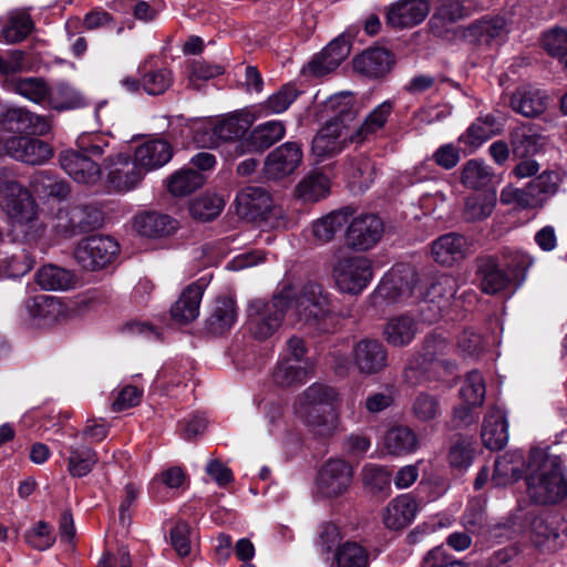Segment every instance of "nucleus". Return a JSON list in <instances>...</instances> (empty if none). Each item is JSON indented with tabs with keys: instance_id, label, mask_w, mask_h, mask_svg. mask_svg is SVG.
<instances>
[{
	"instance_id": "obj_28",
	"label": "nucleus",
	"mask_w": 567,
	"mask_h": 567,
	"mask_svg": "<svg viewBox=\"0 0 567 567\" xmlns=\"http://www.w3.org/2000/svg\"><path fill=\"white\" fill-rule=\"evenodd\" d=\"M502 261L497 256H488L481 261L478 272L481 287L485 293H498L514 282L512 276L504 271Z\"/></svg>"
},
{
	"instance_id": "obj_8",
	"label": "nucleus",
	"mask_w": 567,
	"mask_h": 567,
	"mask_svg": "<svg viewBox=\"0 0 567 567\" xmlns=\"http://www.w3.org/2000/svg\"><path fill=\"white\" fill-rule=\"evenodd\" d=\"M561 177L558 172L545 171L532 179L524 188L504 189L501 199L514 202L522 208L542 207L559 188Z\"/></svg>"
},
{
	"instance_id": "obj_18",
	"label": "nucleus",
	"mask_w": 567,
	"mask_h": 567,
	"mask_svg": "<svg viewBox=\"0 0 567 567\" xmlns=\"http://www.w3.org/2000/svg\"><path fill=\"white\" fill-rule=\"evenodd\" d=\"M1 127L11 133L43 135L49 132L47 117L37 115L24 107H10L0 115Z\"/></svg>"
},
{
	"instance_id": "obj_29",
	"label": "nucleus",
	"mask_w": 567,
	"mask_h": 567,
	"mask_svg": "<svg viewBox=\"0 0 567 567\" xmlns=\"http://www.w3.org/2000/svg\"><path fill=\"white\" fill-rule=\"evenodd\" d=\"M419 505L409 494L392 499L384 509L383 523L390 529L406 527L416 516Z\"/></svg>"
},
{
	"instance_id": "obj_5",
	"label": "nucleus",
	"mask_w": 567,
	"mask_h": 567,
	"mask_svg": "<svg viewBox=\"0 0 567 567\" xmlns=\"http://www.w3.org/2000/svg\"><path fill=\"white\" fill-rule=\"evenodd\" d=\"M288 311L298 323L317 332H329L336 321V305L332 296L317 282L306 284L298 293L292 291Z\"/></svg>"
},
{
	"instance_id": "obj_24",
	"label": "nucleus",
	"mask_w": 567,
	"mask_h": 567,
	"mask_svg": "<svg viewBox=\"0 0 567 567\" xmlns=\"http://www.w3.org/2000/svg\"><path fill=\"white\" fill-rule=\"evenodd\" d=\"M468 251V243L462 235L449 233L432 243L431 252L434 260L443 266H452L462 260Z\"/></svg>"
},
{
	"instance_id": "obj_46",
	"label": "nucleus",
	"mask_w": 567,
	"mask_h": 567,
	"mask_svg": "<svg viewBox=\"0 0 567 567\" xmlns=\"http://www.w3.org/2000/svg\"><path fill=\"white\" fill-rule=\"evenodd\" d=\"M498 258L517 286L525 281L526 272L534 264V259L529 255L514 248H504Z\"/></svg>"
},
{
	"instance_id": "obj_49",
	"label": "nucleus",
	"mask_w": 567,
	"mask_h": 567,
	"mask_svg": "<svg viewBox=\"0 0 567 567\" xmlns=\"http://www.w3.org/2000/svg\"><path fill=\"white\" fill-rule=\"evenodd\" d=\"M475 456V442L471 437H456L449 450L447 460L450 466L463 473L472 465Z\"/></svg>"
},
{
	"instance_id": "obj_48",
	"label": "nucleus",
	"mask_w": 567,
	"mask_h": 567,
	"mask_svg": "<svg viewBox=\"0 0 567 567\" xmlns=\"http://www.w3.org/2000/svg\"><path fill=\"white\" fill-rule=\"evenodd\" d=\"M286 133V127L281 121H269L256 126L250 135L249 142L254 150L264 151L275 143L279 142Z\"/></svg>"
},
{
	"instance_id": "obj_16",
	"label": "nucleus",
	"mask_w": 567,
	"mask_h": 567,
	"mask_svg": "<svg viewBox=\"0 0 567 567\" xmlns=\"http://www.w3.org/2000/svg\"><path fill=\"white\" fill-rule=\"evenodd\" d=\"M352 360L361 375L379 374L388 368V350L381 341L365 338L353 346Z\"/></svg>"
},
{
	"instance_id": "obj_55",
	"label": "nucleus",
	"mask_w": 567,
	"mask_h": 567,
	"mask_svg": "<svg viewBox=\"0 0 567 567\" xmlns=\"http://www.w3.org/2000/svg\"><path fill=\"white\" fill-rule=\"evenodd\" d=\"M496 203L495 193H485L482 195H472L467 197L464 207V218L468 221H475L488 217Z\"/></svg>"
},
{
	"instance_id": "obj_22",
	"label": "nucleus",
	"mask_w": 567,
	"mask_h": 567,
	"mask_svg": "<svg viewBox=\"0 0 567 567\" xmlns=\"http://www.w3.org/2000/svg\"><path fill=\"white\" fill-rule=\"evenodd\" d=\"M509 105L514 112L525 117H537L546 111L548 96L539 89L522 86L512 93Z\"/></svg>"
},
{
	"instance_id": "obj_7",
	"label": "nucleus",
	"mask_w": 567,
	"mask_h": 567,
	"mask_svg": "<svg viewBox=\"0 0 567 567\" xmlns=\"http://www.w3.org/2000/svg\"><path fill=\"white\" fill-rule=\"evenodd\" d=\"M79 147L80 152L69 151L61 155V166L75 182L95 184L102 172L95 159L107 153L110 142L104 136L83 137Z\"/></svg>"
},
{
	"instance_id": "obj_47",
	"label": "nucleus",
	"mask_w": 567,
	"mask_h": 567,
	"mask_svg": "<svg viewBox=\"0 0 567 567\" xmlns=\"http://www.w3.org/2000/svg\"><path fill=\"white\" fill-rule=\"evenodd\" d=\"M511 145L516 157H529L539 151L542 136L530 126H519L516 127L511 135Z\"/></svg>"
},
{
	"instance_id": "obj_23",
	"label": "nucleus",
	"mask_w": 567,
	"mask_h": 567,
	"mask_svg": "<svg viewBox=\"0 0 567 567\" xmlns=\"http://www.w3.org/2000/svg\"><path fill=\"white\" fill-rule=\"evenodd\" d=\"M134 156L145 173L166 165L173 157V147L162 138L148 140L135 148Z\"/></svg>"
},
{
	"instance_id": "obj_30",
	"label": "nucleus",
	"mask_w": 567,
	"mask_h": 567,
	"mask_svg": "<svg viewBox=\"0 0 567 567\" xmlns=\"http://www.w3.org/2000/svg\"><path fill=\"white\" fill-rule=\"evenodd\" d=\"M237 318L236 301L230 297H219L206 320V329L214 336H221L235 326Z\"/></svg>"
},
{
	"instance_id": "obj_11",
	"label": "nucleus",
	"mask_w": 567,
	"mask_h": 567,
	"mask_svg": "<svg viewBox=\"0 0 567 567\" xmlns=\"http://www.w3.org/2000/svg\"><path fill=\"white\" fill-rule=\"evenodd\" d=\"M333 276L342 292L358 295L372 279V264L363 256L344 258L334 266Z\"/></svg>"
},
{
	"instance_id": "obj_58",
	"label": "nucleus",
	"mask_w": 567,
	"mask_h": 567,
	"mask_svg": "<svg viewBox=\"0 0 567 567\" xmlns=\"http://www.w3.org/2000/svg\"><path fill=\"white\" fill-rule=\"evenodd\" d=\"M373 172L371 162L361 155L349 159L346 165V173L351 178V183L361 190L369 188L373 181Z\"/></svg>"
},
{
	"instance_id": "obj_39",
	"label": "nucleus",
	"mask_w": 567,
	"mask_h": 567,
	"mask_svg": "<svg viewBox=\"0 0 567 567\" xmlns=\"http://www.w3.org/2000/svg\"><path fill=\"white\" fill-rule=\"evenodd\" d=\"M6 86L33 103L41 104L48 101L50 87L42 78H12L7 80Z\"/></svg>"
},
{
	"instance_id": "obj_15",
	"label": "nucleus",
	"mask_w": 567,
	"mask_h": 567,
	"mask_svg": "<svg viewBox=\"0 0 567 567\" xmlns=\"http://www.w3.org/2000/svg\"><path fill=\"white\" fill-rule=\"evenodd\" d=\"M301 162V145L296 142H286L267 155L264 163V175L267 179H282L291 175Z\"/></svg>"
},
{
	"instance_id": "obj_62",
	"label": "nucleus",
	"mask_w": 567,
	"mask_h": 567,
	"mask_svg": "<svg viewBox=\"0 0 567 567\" xmlns=\"http://www.w3.org/2000/svg\"><path fill=\"white\" fill-rule=\"evenodd\" d=\"M33 265L34 260L31 256L24 249H21L0 260V272L7 277H21L29 272Z\"/></svg>"
},
{
	"instance_id": "obj_57",
	"label": "nucleus",
	"mask_w": 567,
	"mask_h": 567,
	"mask_svg": "<svg viewBox=\"0 0 567 567\" xmlns=\"http://www.w3.org/2000/svg\"><path fill=\"white\" fill-rule=\"evenodd\" d=\"M495 124L491 115L481 117L460 137V142L476 148L495 134Z\"/></svg>"
},
{
	"instance_id": "obj_45",
	"label": "nucleus",
	"mask_w": 567,
	"mask_h": 567,
	"mask_svg": "<svg viewBox=\"0 0 567 567\" xmlns=\"http://www.w3.org/2000/svg\"><path fill=\"white\" fill-rule=\"evenodd\" d=\"M330 192L329 178L319 172L305 176L297 186V195L306 203H316L324 198Z\"/></svg>"
},
{
	"instance_id": "obj_2",
	"label": "nucleus",
	"mask_w": 567,
	"mask_h": 567,
	"mask_svg": "<svg viewBox=\"0 0 567 567\" xmlns=\"http://www.w3.org/2000/svg\"><path fill=\"white\" fill-rule=\"evenodd\" d=\"M527 492L538 504H556L567 496L563 461L546 450L535 449L528 460Z\"/></svg>"
},
{
	"instance_id": "obj_60",
	"label": "nucleus",
	"mask_w": 567,
	"mask_h": 567,
	"mask_svg": "<svg viewBox=\"0 0 567 567\" xmlns=\"http://www.w3.org/2000/svg\"><path fill=\"white\" fill-rule=\"evenodd\" d=\"M520 473V461L515 460L513 455L504 454L495 461L492 481L497 486L506 485L518 480Z\"/></svg>"
},
{
	"instance_id": "obj_44",
	"label": "nucleus",
	"mask_w": 567,
	"mask_h": 567,
	"mask_svg": "<svg viewBox=\"0 0 567 567\" xmlns=\"http://www.w3.org/2000/svg\"><path fill=\"white\" fill-rule=\"evenodd\" d=\"M392 103L384 101L378 105L364 120V122L355 128L354 135L350 136L351 143H362L369 136L381 130L386 123L388 117L392 112Z\"/></svg>"
},
{
	"instance_id": "obj_33",
	"label": "nucleus",
	"mask_w": 567,
	"mask_h": 567,
	"mask_svg": "<svg viewBox=\"0 0 567 567\" xmlns=\"http://www.w3.org/2000/svg\"><path fill=\"white\" fill-rule=\"evenodd\" d=\"M417 322L410 316L401 315L388 320L383 328V338L392 347H406L417 333Z\"/></svg>"
},
{
	"instance_id": "obj_14",
	"label": "nucleus",
	"mask_w": 567,
	"mask_h": 567,
	"mask_svg": "<svg viewBox=\"0 0 567 567\" xmlns=\"http://www.w3.org/2000/svg\"><path fill=\"white\" fill-rule=\"evenodd\" d=\"M353 468L341 458L328 460L319 471L317 486L326 497H337L348 491L352 483Z\"/></svg>"
},
{
	"instance_id": "obj_4",
	"label": "nucleus",
	"mask_w": 567,
	"mask_h": 567,
	"mask_svg": "<svg viewBox=\"0 0 567 567\" xmlns=\"http://www.w3.org/2000/svg\"><path fill=\"white\" fill-rule=\"evenodd\" d=\"M0 208L16 237L34 240L41 231L38 205L30 190L13 179H0Z\"/></svg>"
},
{
	"instance_id": "obj_10",
	"label": "nucleus",
	"mask_w": 567,
	"mask_h": 567,
	"mask_svg": "<svg viewBox=\"0 0 567 567\" xmlns=\"http://www.w3.org/2000/svg\"><path fill=\"white\" fill-rule=\"evenodd\" d=\"M118 244L109 236H91L81 240L74 251L78 264L85 270H100L113 262Z\"/></svg>"
},
{
	"instance_id": "obj_13",
	"label": "nucleus",
	"mask_w": 567,
	"mask_h": 567,
	"mask_svg": "<svg viewBox=\"0 0 567 567\" xmlns=\"http://www.w3.org/2000/svg\"><path fill=\"white\" fill-rule=\"evenodd\" d=\"M384 224L374 214H361L354 217L346 230V244L348 247L367 251L373 248L382 238Z\"/></svg>"
},
{
	"instance_id": "obj_56",
	"label": "nucleus",
	"mask_w": 567,
	"mask_h": 567,
	"mask_svg": "<svg viewBox=\"0 0 567 567\" xmlns=\"http://www.w3.org/2000/svg\"><path fill=\"white\" fill-rule=\"evenodd\" d=\"M485 381L482 374L476 370L467 373L460 389L461 399L465 404L480 406L485 399Z\"/></svg>"
},
{
	"instance_id": "obj_42",
	"label": "nucleus",
	"mask_w": 567,
	"mask_h": 567,
	"mask_svg": "<svg viewBox=\"0 0 567 567\" xmlns=\"http://www.w3.org/2000/svg\"><path fill=\"white\" fill-rule=\"evenodd\" d=\"M49 105L56 111L81 109L89 104L84 95L68 83H59L49 89Z\"/></svg>"
},
{
	"instance_id": "obj_19",
	"label": "nucleus",
	"mask_w": 567,
	"mask_h": 567,
	"mask_svg": "<svg viewBox=\"0 0 567 567\" xmlns=\"http://www.w3.org/2000/svg\"><path fill=\"white\" fill-rule=\"evenodd\" d=\"M350 51L351 44L346 38H336L311 59L307 71L316 78L324 76L333 72L349 56Z\"/></svg>"
},
{
	"instance_id": "obj_27",
	"label": "nucleus",
	"mask_w": 567,
	"mask_h": 567,
	"mask_svg": "<svg viewBox=\"0 0 567 567\" xmlns=\"http://www.w3.org/2000/svg\"><path fill=\"white\" fill-rule=\"evenodd\" d=\"M506 414L498 408L489 409L482 426L483 444L489 450H502L508 441Z\"/></svg>"
},
{
	"instance_id": "obj_64",
	"label": "nucleus",
	"mask_w": 567,
	"mask_h": 567,
	"mask_svg": "<svg viewBox=\"0 0 567 567\" xmlns=\"http://www.w3.org/2000/svg\"><path fill=\"white\" fill-rule=\"evenodd\" d=\"M544 49L563 64L567 56V31L555 28L547 32L543 39Z\"/></svg>"
},
{
	"instance_id": "obj_61",
	"label": "nucleus",
	"mask_w": 567,
	"mask_h": 567,
	"mask_svg": "<svg viewBox=\"0 0 567 567\" xmlns=\"http://www.w3.org/2000/svg\"><path fill=\"white\" fill-rule=\"evenodd\" d=\"M33 22L25 12L13 13L3 28L2 34L7 43H18L24 40L32 31Z\"/></svg>"
},
{
	"instance_id": "obj_40",
	"label": "nucleus",
	"mask_w": 567,
	"mask_h": 567,
	"mask_svg": "<svg viewBox=\"0 0 567 567\" xmlns=\"http://www.w3.org/2000/svg\"><path fill=\"white\" fill-rule=\"evenodd\" d=\"M352 210L348 207L333 210L312 224V235L319 243H329L349 221Z\"/></svg>"
},
{
	"instance_id": "obj_52",
	"label": "nucleus",
	"mask_w": 567,
	"mask_h": 567,
	"mask_svg": "<svg viewBox=\"0 0 567 567\" xmlns=\"http://www.w3.org/2000/svg\"><path fill=\"white\" fill-rule=\"evenodd\" d=\"M204 176L190 168L174 173L168 179V190L175 196H186L204 184Z\"/></svg>"
},
{
	"instance_id": "obj_20",
	"label": "nucleus",
	"mask_w": 567,
	"mask_h": 567,
	"mask_svg": "<svg viewBox=\"0 0 567 567\" xmlns=\"http://www.w3.org/2000/svg\"><path fill=\"white\" fill-rule=\"evenodd\" d=\"M236 213L248 220L265 219L272 205L270 195L261 187L241 189L235 200Z\"/></svg>"
},
{
	"instance_id": "obj_6",
	"label": "nucleus",
	"mask_w": 567,
	"mask_h": 567,
	"mask_svg": "<svg viewBox=\"0 0 567 567\" xmlns=\"http://www.w3.org/2000/svg\"><path fill=\"white\" fill-rule=\"evenodd\" d=\"M292 300V289L285 287L271 300L255 299L247 308L246 324L257 340L271 338L281 327L284 316Z\"/></svg>"
},
{
	"instance_id": "obj_32",
	"label": "nucleus",
	"mask_w": 567,
	"mask_h": 567,
	"mask_svg": "<svg viewBox=\"0 0 567 567\" xmlns=\"http://www.w3.org/2000/svg\"><path fill=\"white\" fill-rule=\"evenodd\" d=\"M202 297L200 286L194 284L187 286L171 308L172 318L181 324L195 320L199 316Z\"/></svg>"
},
{
	"instance_id": "obj_53",
	"label": "nucleus",
	"mask_w": 567,
	"mask_h": 567,
	"mask_svg": "<svg viewBox=\"0 0 567 567\" xmlns=\"http://www.w3.org/2000/svg\"><path fill=\"white\" fill-rule=\"evenodd\" d=\"M370 554L367 548L354 542H347L336 553L337 567H368Z\"/></svg>"
},
{
	"instance_id": "obj_37",
	"label": "nucleus",
	"mask_w": 567,
	"mask_h": 567,
	"mask_svg": "<svg viewBox=\"0 0 567 567\" xmlns=\"http://www.w3.org/2000/svg\"><path fill=\"white\" fill-rule=\"evenodd\" d=\"M249 113L238 112L219 120L212 128L217 142H228L241 137L251 126Z\"/></svg>"
},
{
	"instance_id": "obj_25",
	"label": "nucleus",
	"mask_w": 567,
	"mask_h": 567,
	"mask_svg": "<svg viewBox=\"0 0 567 567\" xmlns=\"http://www.w3.org/2000/svg\"><path fill=\"white\" fill-rule=\"evenodd\" d=\"M508 32L507 22L503 17H484L466 29L465 37L478 44L501 42Z\"/></svg>"
},
{
	"instance_id": "obj_43",
	"label": "nucleus",
	"mask_w": 567,
	"mask_h": 567,
	"mask_svg": "<svg viewBox=\"0 0 567 567\" xmlns=\"http://www.w3.org/2000/svg\"><path fill=\"white\" fill-rule=\"evenodd\" d=\"M384 446L392 455H404L417 449L415 433L408 426L396 425L391 427L384 436Z\"/></svg>"
},
{
	"instance_id": "obj_34",
	"label": "nucleus",
	"mask_w": 567,
	"mask_h": 567,
	"mask_svg": "<svg viewBox=\"0 0 567 567\" xmlns=\"http://www.w3.org/2000/svg\"><path fill=\"white\" fill-rule=\"evenodd\" d=\"M134 227L142 236L161 238L172 235L177 229V223L168 215L152 212L137 215Z\"/></svg>"
},
{
	"instance_id": "obj_3",
	"label": "nucleus",
	"mask_w": 567,
	"mask_h": 567,
	"mask_svg": "<svg viewBox=\"0 0 567 567\" xmlns=\"http://www.w3.org/2000/svg\"><path fill=\"white\" fill-rule=\"evenodd\" d=\"M327 107L334 115L316 134L312 140V153L318 158H324L340 153L344 145L350 142V123L355 118L353 96L349 93H340L331 96Z\"/></svg>"
},
{
	"instance_id": "obj_35",
	"label": "nucleus",
	"mask_w": 567,
	"mask_h": 567,
	"mask_svg": "<svg viewBox=\"0 0 567 567\" xmlns=\"http://www.w3.org/2000/svg\"><path fill=\"white\" fill-rule=\"evenodd\" d=\"M309 367L296 364L281 358L278 359L271 372V381L281 389L297 388L311 378Z\"/></svg>"
},
{
	"instance_id": "obj_59",
	"label": "nucleus",
	"mask_w": 567,
	"mask_h": 567,
	"mask_svg": "<svg viewBox=\"0 0 567 567\" xmlns=\"http://www.w3.org/2000/svg\"><path fill=\"white\" fill-rule=\"evenodd\" d=\"M457 291V280L447 274H442L430 285L425 298L439 305L447 303Z\"/></svg>"
},
{
	"instance_id": "obj_54",
	"label": "nucleus",
	"mask_w": 567,
	"mask_h": 567,
	"mask_svg": "<svg viewBox=\"0 0 567 567\" xmlns=\"http://www.w3.org/2000/svg\"><path fill=\"white\" fill-rule=\"evenodd\" d=\"M224 205L225 202L220 196L205 194L190 204L189 213L195 219L208 221L221 213Z\"/></svg>"
},
{
	"instance_id": "obj_63",
	"label": "nucleus",
	"mask_w": 567,
	"mask_h": 567,
	"mask_svg": "<svg viewBox=\"0 0 567 567\" xmlns=\"http://www.w3.org/2000/svg\"><path fill=\"white\" fill-rule=\"evenodd\" d=\"M298 95L299 91L293 84H285L267 99L265 109L274 114L282 113L293 103Z\"/></svg>"
},
{
	"instance_id": "obj_50",
	"label": "nucleus",
	"mask_w": 567,
	"mask_h": 567,
	"mask_svg": "<svg viewBox=\"0 0 567 567\" xmlns=\"http://www.w3.org/2000/svg\"><path fill=\"white\" fill-rule=\"evenodd\" d=\"M35 281L44 290H66L72 286L73 278L68 270L47 265L37 271Z\"/></svg>"
},
{
	"instance_id": "obj_21",
	"label": "nucleus",
	"mask_w": 567,
	"mask_h": 567,
	"mask_svg": "<svg viewBox=\"0 0 567 567\" xmlns=\"http://www.w3.org/2000/svg\"><path fill=\"white\" fill-rule=\"evenodd\" d=\"M429 12V0H401L389 8L386 21L394 28H411L421 23Z\"/></svg>"
},
{
	"instance_id": "obj_9",
	"label": "nucleus",
	"mask_w": 567,
	"mask_h": 567,
	"mask_svg": "<svg viewBox=\"0 0 567 567\" xmlns=\"http://www.w3.org/2000/svg\"><path fill=\"white\" fill-rule=\"evenodd\" d=\"M102 167L106 173L109 188L120 193L134 189L145 176L135 156L126 153L107 154Z\"/></svg>"
},
{
	"instance_id": "obj_41",
	"label": "nucleus",
	"mask_w": 567,
	"mask_h": 567,
	"mask_svg": "<svg viewBox=\"0 0 567 567\" xmlns=\"http://www.w3.org/2000/svg\"><path fill=\"white\" fill-rule=\"evenodd\" d=\"M30 188L40 197L63 200L70 193L69 184L47 171H38L30 177Z\"/></svg>"
},
{
	"instance_id": "obj_17",
	"label": "nucleus",
	"mask_w": 567,
	"mask_h": 567,
	"mask_svg": "<svg viewBox=\"0 0 567 567\" xmlns=\"http://www.w3.org/2000/svg\"><path fill=\"white\" fill-rule=\"evenodd\" d=\"M4 152L12 158L30 165H42L52 156V148L48 143L28 136L8 138Z\"/></svg>"
},
{
	"instance_id": "obj_38",
	"label": "nucleus",
	"mask_w": 567,
	"mask_h": 567,
	"mask_svg": "<svg viewBox=\"0 0 567 567\" xmlns=\"http://www.w3.org/2000/svg\"><path fill=\"white\" fill-rule=\"evenodd\" d=\"M495 177L492 167L482 159H470L461 169V183L471 189H487L493 186Z\"/></svg>"
},
{
	"instance_id": "obj_36",
	"label": "nucleus",
	"mask_w": 567,
	"mask_h": 567,
	"mask_svg": "<svg viewBox=\"0 0 567 567\" xmlns=\"http://www.w3.org/2000/svg\"><path fill=\"white\" fill-rule=\"evenodd\" d=\"M25 308L30 317L41 326H50L56 322L63 315V307L60 300L47 295L29 299Z\"/></svg>"
},
{
	"instance_id": "obj_12",
	"label": "nucleus",
	"mask_w": 567,
	"mask_h": 567,
	"mask_svg": "<svg viewBox=\"0 0 567 567\" xmlns=\"http://www.w3.org/2000/svg\"><path fill=\"white\" fill-rule=\"evenodd\" d=\"M417 287L416 272L408 267L393 268L386 274L374 291L377 303H394L414 296Z\"/></svg>"
},
{
	"instance_id": "obj_51",
	"label": "nucleus",
	"mask_w": 567,
	"mask_h": 567,
	"mask_svg": "<svg viewBox=\"0 0 567 567\" xmlns=\"http://www.w3.org/2000/svg\"><path fill=\"white\" fill-rule=\"evenodd\" d=\"M97 462L94 450L86 445L71 446L68 458L69 473L74 477L87 475Z\"/></svg>"
},
{
	"instance_id": "obj_1",
	"label": "nucleus",
	"mask_w": 567,
	"mask_h": 567,
	"mask_svg": "<svg viewBox=\"0 0 567 567\" xmlns=\"http://www.w3.org/2000/svg\"><path fill=\"white\" fill-rule=\"evenodd\" d=\"M338 391L324 383L315 382L299 393L293 402V413L315 435L329 437L338 427Z\"/></svg>"
},
{
	"instance_id": "obj_26",
	"label": "nucleus",
	"mask_w": 567,
	"mask_h": 567,
	"mask_svg": "<svg viewBox=\"0 0 567 567\" xmlns=\"http://www.w3.org/2000/svg\"><path fill=\"white\" fill-rule=\"evenodd\" d=\"M471 0H439L435 13L430 20L432 32L437 37H443L447 24L470 14Z\"/></svg>"
},
{
	"instance_id": "obj_31",
	"label": "nucleus",
	"mask_w": 567,
	"mask_h": 567,
	"mask_svg": "<svg viewBox=\"0 0 567 567\" xmlns=\"http://www.w3.org/2000/svg\"><path fill=\"white\" fill-rule=\"evenodd\" d=\"M393 60L388 50L370 48L354 58L353 68L367 76L379 78L389 72Z\"/></svg>"
}]
</instances>
